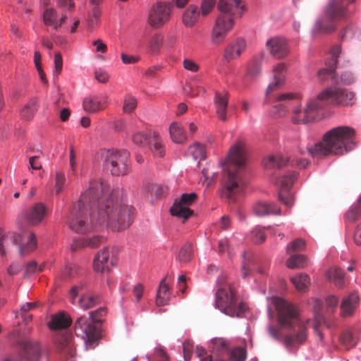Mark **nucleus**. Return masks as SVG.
Wrapping results in <instances>:
<instances>
[{
    "label": "nucleus",
    "instance_id": "29",
    "mask_svg": "<svg viewBox=\"0 0 361 361\" xmlns=\"http://www.w3.org/2000/svg\"><path fill=\"white\" fill-rule=\"evenodd\" d=\"M71 324V319L63 313H59L51 317L49 322V327L52 330L62 329L68 327Z\"/></svg>",
    "mask_w": 361,
    "mask_h": 361
},
{
    "label": "nucleus",
    "instance_id": "47",
    "mask_svg": "<svg viewBox=\"0 0 361 361\" xmlns=\"http://www.w3.org/2000/svg\"><path fill=\"white\" fill-rule=\"evenodd\" d=\"M189 153L195 159H204L206 157V150L204 145L195 143L189 148Z\"/></svg>",
    "mask_w": 361,
    "mask_h": 361
},
{
    "label": "nucleus",
    "instance_id": "51",
    "mask_svg": "<svg viewBox=\"0 0 361 361\" xmlns=\"http://www.w3.org/2000/svg\"><path fill=\"white\" fill-rule=\"evenodd\" d=\"M246 357V350L242 347H236L229 352V359L231 361H244Z\"/></svg>",
    "mask_w": 361,
    "mask_h": 361
},
{
    "label": "nucleus",
    "instance_id": "20",
    "mask_svg": "<svg viewBox=\"0 0 361 361\" xmlns=\"http://www.w3.org/2000/svg\"><path fill=\"white\" fill-rule=\"evenodd\" d=\"M109 104L108 97L105 94L90 96L83 101V108L85 111L94 113L104 109Z\"/></svg>",
    "mask_w": 361,
    "mask_h": 361
},
{
    "label": "nucleus",
    "instance_id": "60",
    "mask_svg": "<svg viewBox=\"0 0 361 361\" xmlns=\"http://www.w3.org/2000/svg\"><path fill=\"white\" fill-rule=\"evenodd\" d=\"M43 270V267H38L37 264L35 261H31L27 263L25 266V274L30 275L36 271H42Z\"/></svg>",
    "mask_w": 361,
    "mask_h": 361
},
{
    "label": "nucleus",
    "instance_id": "11",
    "mask_svg": "<svg viewBox=\"0 0 361 361\" xmlns=\"http://www.w3.org/2000/svg\"><path fill=\"white\" fill-rule=\"evenodd\" d=\"M322 108L326 104L335 106H352L355 102V96L353 92L337 86H331L324 90L317 96Z\"/></svg>",
    "mask_w": 361,
    "mask_h": 361
},
{
    "label": "nucleus",
    "instance_id": "21",
    "mask_svg": "<svg viewBox=\"0 0 361 361\" xmlns=\"http://www.w3.org/2000/svg\"><path fill=\"white\" fill-rule=\"evenodd\" d=\"M228 92L226 91L216 92L214 106L218 118L222 121H227V107L228 103Z\"/></svg>",
    "mask_w": 361,
    "mask_h": 361
},
{
    "label": "nucleus",
    "instance_id": "43",
    "mask_svg": "<svg viewBox=\"0 0 361 361\" xmlns=\"http://www.w3.org/2000/svg\"><path fill=\"white\" fill-rule=\"evenodd\" d=\"M193 253L192 244L187 243L180 249L177 258L179 262L183 263L190 260Z\"/></svg>",
    "mask_w": 361,
    "mask_h": 361
},
{
    "label": "nucleus",
    "instance_id": "35",
    "mask_svg": "<svg viewBox=\"0 0 361 361\" xmlns=\"http://www.w3.org/2000/svg\"><path fill=\"white\" fill-rule=\"evenodd\" d=\"M99 295L91 293L83 294L78 300L79 305L81 308L87 310L91 308L100 302Z\"/></svg>",
    "mask_w": 361,
    "mask_h": 361
},
{
    "label": "nucleus",
    "instance_id": "33",
    "mask_svg": "<svg viewBox=\"0 0 361 361\" xmlns=\"http://www.w3.org/2000/svg\"><path fill=\"white\" fill-rule=\"evenodd\" d=\"M169 133L173 141L181 144L186 140V134L183 127L178 123H173L169 128Z\"/></svg>",
    "mask_w": 361,
    "mask_h": 361
},
{
    "label": "nucleus",
    "instance_id": "15",
    "mask_svg": "<svg viewBox=\"0 0 361 361\" xmlns=\"http://www.w3.org/2000/svg\"><path fill=\"white\" fill-rule=\"evenodd\" d=\"M322 108V105L319 102L317 98L311 100L307 104L304 111L300 109V106L293 109L292 121L295 124L311 122L314 119L317 110Z\"/></svg>",
    "mask_w": 361,
    "mask_h": 361
},
{
    "label": "nucleus",
    "instance_id": "24",
    "mask_svg": "<svg viewBox=\"0 0 361 361\" xmlns=\"http://www.w3.org/2000/svg\"><path fill=\"white\" fill-rule=\"evenodd\" d=\"M253 212L258 216H264L269 214H279L281 209L274 203L259 201L253 205Z\"/></svg>",
    "mask_w": 361,
    "mask_h": 361
},
{
    "label": "nucleus",
    "instance_id": "16",
    "mask_svg": "<svg viewBox=\"0 0 361 361\" xmlns=\"http://www.w3.org/2000/svg\"><path fill=\"white\" fill-rule=\"evenodd\" d=\"M280 104L274 106V114L279 116H284L294 108L300 107V96L295 93H284L278 97Z\"/></svg>",
    "mask_w": 361,
    "mask_h": 361
},
{
    "label": "nucleus",
    "instance_id": "28",
    "mask_svg": "<svg viewBox=\"0 0 361 361\" xmlns=\"http://www.w3.org/2000/svg\"><path fill=\"white\" fill-rule=\"evenodd\" d=\"M171 298L170 288L166 282V279L161 280L157 293L156 304L157 306H164L169 304Z\"/></svg>",
    "mask_w": 361,
    "mask_h": 361
},
{
    "label": "nucleus",
    "instance_id": "50",
    "mask_svg": "<svg viewBox=\"0 0 361 361\" xmlns=\"http://www.w3.org/2000/svg\"><path fill=\"white\" fill-rule=\"evenodd\" d=\"M340 38L341 40H347L353 38L361 39V32H355L352 25L346 26L341 32Z\"/></svg>",
    "mask_w": 361,
    "mask_h": 361
},
{
    "label": "nucleus",
    "instance_id": "64",
    "mask_svg": "<svg viewBox=\"0 0 361 361\" xmlns=\"http://www.w3.org/2000/svg\"><path fill=\"white\" fill-rule=\"evenodd\" d=\"M355 81L353 74L350 72H344L341 75V82L345 85H350Z\"/></svg>",
    "mask_w": 361,
    "mask_h": 361
},
{
    "label": "nucleus",
    "instance_id": "14",
    "mask_svg": "<svg viewBox=\"0 0 361 361\" xmlns=\"http://www.w3.org/2000/svg\"><path fill=\"white\" fill-rule=\"evenodd\" d=\"M197 199V195L195 192L190 194L185 193L181 195L179 200H176L170 212L171 215L176 216L185 219H188L193 214L189 207L192 205Z\"/></svg>",
    "mask_w": 361,
    "mask_h": 361
},
{
    "label": "nucleus",
    "instance_id": "58",
    "mask_svg": "<svg viewBox=\"0 0 361 361\" xmlns=\"http://www.w3.org/2000/svg\"><path fill=\"white\" fill-rule=\"evenodd\" d=\"M101 16V11L98 6H94L89 15L90 26H94L99 21Z\"/></svg>",
    "mask_w": 361,
    "mask_h": 361
},
{
    "label": "nucleus",
    "instance_id": "1",
    "mask_svg": "<svg viewBox=\"0 0 361 361\" xmlns=\"http://www.w3.org/2000/svg\"><path fill=\"white\" fill-rule=\"evenodd\" d=\"M123 190L111 188L104 180H92L87 190L73 204L68 223L73 231L85 233L106 226L114 231L128 228L133 221L134 209L123 202Z\"/></svg>",
    "mask_w": 361,
    "mask_h": 361
},
{
    "label": "nucleus",
    "instance_id": "26",
    "mask_svg": "<svg viewBox=\"0 0 361 361\" xmlns=\"http://www.w3.org/2000/svg\"><path fill=\"white\" fill-rule=\"evenodd\" d=\"M290 160L281 154L269 155L263 160V165L266 169H281L288 164Z\"/></svg>",
    "mask_w": 361,
    "mask_h": 361
},
{
    "label": "nucleus",
    "instance_id": "10",
    "mask_svg": "<svg viewBox=\"0 0 361 361\" xmlns=\"http://www.w3.org/2000/svg\"><path fill=\"white\" fill-rule=\"evenodd\" d=\"M102 320L99 317L81 316L75 322L74 330L77 336L82 338L91 348L101 336L100 326Z\"/></svg>",
    "mask_w": 361,
    "mask_h": 361
},
{
    "label": "nucleus",
    "instance_id": "18",
    "mask_svg": "<svg viewBox=\"0 0 361 361\" xmlns=\"http://www.w3.org/2000/svg\"><path fill=\"white\" fill-rule=\"evenodd\" d=\"M46 214V207L42 203L38 202L25 212V219L29 225L36 226L42 222Z\"/></svg>",
    "mask_w": 361,
    "mask_h": 361
},
{
    "label": "nucleus",
    "instance_id": "7",
    "mask_svg": "<svg viewBox=\"0 0 361 361\" xmlns=\"http://www.w3.org/2000/svg\"><path fill=\"white\" fill-rule=\"evenodd\" d=\"M216 307L230 317H243L248 310L247 305L240 301L231 286L219 288L216 293Z\"/></svg>",
    "mask_w": 361,
    "mask_h": 361
},
{
    "label": "nucleus",
    "instance_id": "38",
    "mask_svg": "<svg viewBox=\"0 0 361 361\" xmlns=\"http://www.w3.org/2000/svg\"><path fill=\"white\" fill-rule=\"evenodd\" d=\"M37 110V100L35 98L31 99L28 103L25 105L20 111L21 117L25 120H30Z\"/></svg>",
    "mask_w": 361,
    "mask_h": 361
},
{
    "label": "nucleus",
    "instance_id": "53",
    "mask_svg": "<svg viewBox=\"0 0 361 361\" xmlns=\"http://www.w3.org/2000/svg\"><path fill=\"white\" fill-rule=\"evenodd\" d=\"M137 104V102L135 97L126 95L123 101V110L126 113H130L135 109Z\"/></svg>",
    "mask_w": 361,
    "mask_h": 361
},
{
    "label": "nucleus",
    "instance_id": "34",
    "mask_svg": "<svg viewBox=\"0 0 361 361\" xmlns=\"http://www.w3.org/2000/svg\"><path fill=\"white\" fill-rule=\"evenodd\" d=\"M290 281L299 291H305L310 283V276L304 273L293 276Z\"/></svg>",
    "mask_w": 361,
    "mask_h": 361
},
{
    "label": "nucleus",
    "instance_id": "56",
    "mask_svg": "<svg viewBox=\"0 0 361 361\" xmlns=\"http://www.w3.org/2000/svg\"><path fill=\"white\" fill-rule=\"evenodd\" d=\"M149 191L157 197H161L167 192L168 187L160 184H152L149 186Z\"/></svg>",
    "mask_w": 361,
    "mask_h": 361
},
{
    "label": "nucleus",
    "instance_id": "13",
    "mask_svg": "<svg viewBox=\"0 0 361 361\" xmlns=\"http://www.w3.org/2000/svg\"><path fill=\"white\" fill-rule=\"evenodd\" d=\"M171 6L165 2L159 1L153 5L148 16L150 26L158 28L166 24L170 19Z\"/></svg>",
    "mask_w": 361,
    "mask_h": 361
},
{
    "label": "nucleus",
    "instance_id": "36",
    "mask_svg": "<svg viewBox=\"0 0 361 361\" xmlns=\"http://www.w3.org/2000/svg\"><path fill=\"white\" fill-rule=\"evenodd\" d=\"M297 173L293 171L288 175L283 176L278 178L276 184L281 188V191H288L297 179Z\"/></svg>",
    "mask_w": 361,
    "mask_h": 361
},
{
    "label": "nucleus",
    "instance_id": "27",
    "mask_svg": "<svg viewBox=\"0 0 361 361\" xmlns=\"http://www.w3.org/2000/svg\"><path fill=\"white\" fill-rule=\"evenodd\" d=\"M359 302V297L357 293L353 292L348 297L343 299L341 309L343 316H349L353 314L355 309L357 307Z\"/></svg>",
    "mask_w": 361,
    "mask_h": 361
},
{
    "label": "nucleus",
    "instance_id": "57",
    "mask_svg": "<svg viewBox=\"0 0 361 361\" xmlns=\"http://www.w3.org/2000/svg\"><path fill=\"white\" fill-rule=\"evenodd\" d=\"M279 197V200L287 207H292L293 204V196L288 191H280Z\"/></svg>",
    "mask_w": 361,
    "mask_h": 361
},
{
    "label": "nucleus",
    "instance_id": "39",
    "mask_svg": "<svg viewBox=\"0 0 361 361\" xmlns=\"http://www.w3.org/2000/svg\"><path fill=\"white\" fill-rule=\"evenodd\" d=\"M106 241V238L102 236H93L92 238H82L79 240V245L81 247H90L95 248L103 244Z\"/></svg>",
    "mask_w": 361,
    "mask_h": 361
},
{
    "label": "nucleus",
    "instance_id": "9",
    "mask_svg": "<svg viewBox=\"0 0 361 361\" xmlns=\"http://www.w3.org/2000/svg\"><path fill=\"white\" fill-rule=\"evenodd\" d=\"M19 246L20 255H25L33 251L37 247V239L35 233H26L20 235L14 233H8L0 238V253L3 256L6 251L11 250L14 246Z\"/></svg>",
    "mask_w": 361,
    "mask_h": 361
},
{
    "label": "nucleus",
    "instance_id": "61",
    "mask_svg": "<svg viewBox=\"0 0 361 361\" xmlns=\"http://www.w3.org/2000/svg\"><path fill=\"white\" fill-rule=\"evenodd\" d=\"M63 66L62 56L60 53H56L54 56V75H59L61 73Z\"/></svg>",
    "mask_w": 361,
    "mask_h": 361
},
{
    "label": "nucleus",
    "instance_id": "62",
    "mask_svg": "<svg viewBox=\"0 0 361 361\" xmlns=\"http://www.w3.org/2000/svg\"><path fill=\"white\" fill-rule=\"evenodd\" d=\"M183 357L185 361H189L190 360L192 352V344L188 341H185L183 343Z\"/></svg>",
    "mask_w": 361,
    "mask_h": 361
},
{
    "label": "nucleus",
    "instance_id": "22",
    "mask_svg": "<svg viewBox=\"0 0 361 361\" xmlns=\"http://www.w3.org/2000/svg\"><path fill=\"white\" fill-rule=\"evenodd\" d=\"M113 265V260L109 259V251L107 247L99 252L93 262L94 269L101 273L109 271Z\"/></svg>",
    "mask_w": 361,
    "mask_h": 361
},
{
    "label": "nucleus",
    "instance_id": "3",
    "mask_svg": "<svg viewBox=\"0 0 361 361\" xmlns=\"http://www.w3.org/2000/svg\"><path fill=\"white\" fill-rule=\"evenodd\" d=\"M246 161L247 151L245 145L240 141L231 148L227 157L221 162L225 173L222 196L229 201H233V196L241 192L245 188V182L241 177L240 170Z\"/></svg>",
    "mask_w": 361,
    "mask_h": 361
},
{
    "label": "nucleus",
    "instance_id": "46",
    "mask_svg": "<svg viewBox=\"0 0 361 361\" xmlns=\"http://www.w3.org/2000/svg\"><path fill=\"white\" fill-rule=\"evenodd\" d=\"M151 151L154 156H159L160 157H164L165 154V149L161 140L156 133H153V146L151 148Z\"/></svg>",
    "mask_w": 361,
    "mask_h": 361
},
{
    "label": "nucleus",
    "instance_id": "63",
    "mask_svg": "<svg viewBox=\"0 0 361 361\" xmlns=\"http://www.w3.org/2000/svg\"><path fill=\"white\" fill-rule=\"evenodd\" d=\"M183 66L185 69L191 72H197L199 71V66L192 60L186 59L183 61Z\"/></svg>",
    "mask_w": 361,
    "mask_h": 361
},
{
    "label": "nucleus",
    "instance_id": "54",
    "mask_svg": "<svg viewBox=\"0 0 361 361\" xmlns=\"http://www.w3.org/2000/svg\"><path fill=\"white\" fill-rule=\"evenodd\" d=\"M252 239L256 244L264 243L266 240V235L263 228L259 226L255 227L252 231Z\"/></svg>",
    "mask_w": 361,
    "mask_h": 361
},
{
    "label": "nucleus",
    "instance_id": "52",
    "mask_svg": "<svg viewBox=\"0 0 361 361\" xmlns=\"http://www.w3.org/2000/svg\"><path fill=\"white\" fill-rule=\"evenodd\" d=\"M66 184L65 174L61 171L55 173L54 191L56 195L59 194L63 189Z\"/></svg>",
    "mask_w": 361,
    "mask_h": 361
},
{
    "label": "nucleus",
    "instance_id": "55",
    "mask_svg": "<svg viewBox=\"0 0 361 361\" xmlns=\"http://www.w3.org/2000/svg\"><path fill=\"white\" fill-rule=\"evenodd\" d=\"M163 42V37L161 35L156 34L152 37L149 42V47L152 52H157Z\"/></svg>",
    "mask_w": 361,
    "mask_h": 361
},
{
    "label": "nucleus",
    "instance_id": "59",
    "mask_svg": "<svg viewBox=\"0 0 361 361\" xmlns=\"http://www.w3.org/2000/svg\"><path fill=\"white\" fill-rule=\"evenodd\" d=\"M214 5L215 0H203L200 13L204 16H207L212 11Z\"/></svg>",
    "mask_w": 361,
    "mask_h": 361
},
{
    "label": "nucleus",
    "instance_id": "32",
    "mask_svg": "<svg viewBox=\"0 0 361 361\" xmlns=\"http://www.w3.org/2000/svg\"><path fill=\"white\" fill-rule=\"evenodd\" d=\"M290 255L286 263L288 268L291 269H303L307 266V259L305 255L300 254Z\"/></svg>",
    "mask_w": 361,
    "mask_h": 361
},
{
    "label": "nucleus",
    "instance_id": "19",
    "mask_svg": "<svg viewBox=\"0 0 361 361\" xmlns=\"http://www.w3.org/2000/svg\"><path fill=\"white\" fill-rule=\"evenodd\" d=\"M247 43L243 38H238L226 47L223 57L227 61L238 59L246 49Z\"/></svg>",
    "mask_w": 361,
    "mask_h": 361
},
{
    "label": "nucleus",
    "instance_id": "41",
    "mask_svg": "<svg viewBox=\"0 0 361 361\" xmlns=\"http://www.w3.org/2000/svg\"><path fill=\"white\" fill-rule=\"evenodd\" d=\"M340 341L346 349H350L355 346L357 343V338L354 334L350 330H345L340 336Z\"/></svg>",
    "mask_w": 361,
    "mask_h": 361
},
{
    "label": "nucleus",
    "instance_id": "5",
    "mask_svg": "<svg viewBox=\"0 0 361 361\" xmlns=\"http://www.w3.org/2000/svg\"><path fill=\"white\" fill-rule=\"evenodd\" d=\"M240 0H220L217 8L220 13L217 16L211 32V42L220 45L225 41L228 32L233 28L234 18L240 16L243 11Z\"/></svg>",
    "mask_w": 361,
    "mask_h": 361
},
{
    "label": "nucleus",
    "instance_id": "45",
    "mask_svg": "<svg viewBox=\"0 0 361 361\" xmlns=\"http://www.w3.org/2000/svg\"><path fill=\"white\" fill-rule=\"evenodd\" d=\"M56 11L53 8H47L43 15V20L46 25H51L54 28H58V22L56 20Z\"/></svg>",
    "mask_w": 361,
    "mask_h": 361
},
{
    "label": "nucleus",
    "instance_id": "23",
    "mask_svg": "<svg viewBox=\"0 0 361 361\" xmlns=\"http://www.w3.org/2000/svg\"><path fill=\"white\" fill-rule=\"evenodd\" d=\"M73 336L69 333L61 335L57 338V348L59 351L66 357L74 356L75 349L72 343Z\"/></svg>",
    "mask_w": 361,
    "mask_h": 361
},
{
    "label": "nucleus",
    "instance_id": "8",
    "mask_svg": "<svg viewBox=\"0 0 361 361\" xmlns=\"http://www.w3.org/2000/svg\"><path fill=\"white\" fill-rule=\"evenodd\" d=\"M101 155L104 167L113 176H124L130 171V153L127 150L103 149Z\"/></svg>",
    "mask_w": 361,
    "mask_h": 361
},
{
    "label": "nucleus",
    "instance_id": "17",
    "mask_svg": "<svg viewBox=\"0 0 361 361\" xmlns=\"http://www.w3.org/2000/svg\"><path fill=\"white\" fill-rule=\"evenodd\" d=\"M266 45L271 54L276 59H281L289 54V48L286 40L281 37H275L269 39Z\"/></svg>",
    "mask_w": 361,
    "mask_h": 361
},
{
    "label": "nucleus",
    "instance_id": "4",
    "mask_svg": "<svg viewBox=\"0 0 361 361\" xmlns=\"http://www.w3.org/2000/svg\"><path fill=\"white\" fill-rule=\"evenodd\" d=\"M271 302L277 311L278 321L281 326L291 330L295 326H298L295 334H289L285 336L286 347L291 349L295 343H303L307 338V327L300 319L298 308L294 304L278 297L272 298Z\"/></svg>",
    "mask_w": 361,
    "mask_h": 361
},
{
    "label": "nucleus",
    "instance_id": "31",
    "mask_svg": "<svg viewBox=\"0 0 361 361\" xmlns=\"http://www.w3.org/2000/svg\"><path fill=\"white\" fill-rule=\"evenodd\" d=\"M200 13L195 5H190L183 14V23L189 27H192L197 21Z\"/></svg>",
    "mask_w": 361,
    "mask_h": 361
},
{
    "label": "nucleus",
    "instance_id": "42",
    "mask_svg": "<svg viewBox=\"0 0 361 361\" xmlns=\"http://www.w3.org/2000/svg\"><path fill=\"white\" fill-rule=\"evenodd\" d=\"M361 217V204L357 203L349 209L345 214L346 223L353 224Z\"/></svg>",
    "mask_w": 361,
    "mask_h": 361
},
{
    "label": "nucleus",
    "instance_id": "6",
    "mask_svg": "<svg viewBox=\"0 0 361 361\" xmlns=\"http://www.w3.org/2000/svg\"><path fill=\"white\" fill-rule=\"evenodd\" d=\"M355 0H331L326 6L325 16L318 19L313 27L312 33L329 34L334 32L336 20L342 19L347 16V6Z\"/></svg>",
    "mask_w": 361,
    "mask_h": 361
},
{
    "label": "nucleus",
    "instance_id": "2",
    "mask_svg": "<svg viewBox=\"0 0 361 361\" xmlns=\"http://www.w3.org/2000/svg\"><path fill=\"white\" fill-rule=\"evenodd\" d=\"M355 130L349 126H338L326 132L320 142L307 147L313 157L342 156L355 146Z\"/></svg>",
    "mask_w": 361,
    "mask_h": 361
},
{
    "label": "nucleus",
    "instance_id": "25",
    "mask_svg": "<svg viewBox=\"0 0 361 361\" xmlns=\"http://www.w3.org/2000/svg\"><path fill=\"white\" fill-rule=\"evenodd\" d=\"M286 67L284 63H280L273 70L274 81L269 84L267 87V93H270L281 85H282L285 80Z\"/></svg>",
    "mask_w": 361,
    "mask_h": 361
},
{
    "label": "nucleus",
    "instance_id": "40",
    "mask_svg": "<svg viewBox=\"0 0 361 361\" xmlns=\"http://www.w3.org/2000/svg\"><path fill=\"white\" fill-rule=\"evenodd\" d=\"M151 133L137 131L132 135V141L134 144L141 147L147 146L150 142Z\"/></svg>",
    "mask_w": 361,
    "mask_h": 361
},
{
    "label": "nucleus",
    "instance_id": "44",
    "mask_svg": "<svg viewBox=\"0 0 361 361\" xmlns=\"http://www.w3.org/2000/svg\"><path fill=\"white\" fill-rule=\"evenodd\" d=\"M262 60L259 58H253L248 64L247 73L252 77H257L261 72Z\"/></svg>",
    "mask_w": 361,
    "mask_h": 361
},
{
    "label": "nucleus",
    "instance_id": "12",
    "mask_svg": "<svg viewBox=\"0 0 361 361\" xmlns=\"http://www.w3.org/2000/svg\"><path fill=\"white\" fill-rule=\"evenodd\" d=\"M19 345L20 355L10 356L4 361H23V357L27 361H39L42 350L38 341L25 339Z\"/></svg>",
    "mask_w": 361,
    "mask_h": 361
},
{
    "label": "nucleus",
    "instance_id": "49",
    "mask_svg": "<svg viewBox=\"0 0 361 361\" xmlns=\"http://www.w3.org/2000/svg\"><path fill=\"white\" fill-rule=\"evenodd\" d=\"M336 61L334 60L326 68H322L318 72V77L322 81L332 78L336 70Z\"/></svg>",
    "mask_w": 361,
    "mask_h": 361
},
{
    "label": "nucleus",
    "instance_id": "48",
    "mask_svg": "<svg viewBox=\"0 0 361 361\" xmlns=\"http://www.w3.org/2000/svg\"><path fill=\"white\" fill-rule=\"evenodd\" d=\"M305 247V240L302 238H298L288 245L286 253L288 255H293L294 252L302 251Z\"/></svg>",
    "mask_w": 361,
    "mask_h": 361
},
{
    "label": "nucleus",
    "instance_id": "30",
    "mask_svg": "<svg viewBox=\"0 0 361 361\" xmlns=\"http://www.w3.org/2000/svg\"><path fill=\"white\" fill-rule=\"evenodd\" d=\"M344 275L343 271L337 267H331L326 273L328 279L334 281L339 288H343L345 286Z\"/></svg>",
    "mask_w": 361,
    "mask_h": 361
},
{
    "label": "nucleus",
    "instance_id": "37",
    "mask_svg": "<svg viewBox=\"0 0 361 361\" xmlns=\"http://www.w3.org/2000/svg\"><path fill=\"white\" fill-rule=\"evenodd\" d=\"M230 345V342L225 338H215L211 341L210 349L212 352L220 354L227 351Z\"/></svg>",
    "mask_w": 361,
    "mask_h": 361
}]
</instances>
